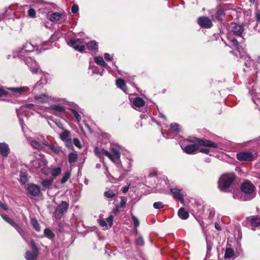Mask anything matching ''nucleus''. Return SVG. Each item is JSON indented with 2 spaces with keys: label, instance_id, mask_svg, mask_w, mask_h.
Listing matches in <instances>:
<instances>
[{
  "label": "nucleus",
  "instance_id": "nucleus-4",
  "mask_svg": "<svg viewBox=\"0 0 260 260\" xmlns=\"http://www.w3.org/2000/svg\"><path fill=\"white\" fill-rule=\"evenodd\" d=\"M69 207V204L65 201H62L56 208L54 215L56 219H60L62 213L66 212Z\"/></svg>",
  "mask_w": 260,
  "mask_h": 260
},
{
  "label": "nucleus",
  "instance_id": "nucleus-5",
  "mask_svg": "<svg viewBox=\"0 0 260 260\" xmlns=\"http://www.w3.org/2000/svg\"><path fill=\"white\" fill-rule=\"evenodd\" d=\"M68 44L80 52H82L85 49V46L83 45L82 41L81 39H71L68 42Z\"/></svg>",
  "mask_w": 260,
  "mask_h": 260
},
{
  "label": "nucleus",
  "instance_id": "nucleus-20",
  "mask_svg": "<svg viewBox=\"0 0 260 260\" xmlns=\"http://www.w3.org/2000/svg\"><path fill=\"white\" fill-rule=\"evenodd\" d=\"M170 191L172 193L174 198L178 199L180 201V202H183L184 198L183 194L182 193V189L175 187L171 188Z\"/></svg>",
  "mask_w": 260,
  "mask_h": 260
},
{
  "label": "nucleus",
  "instance_id": "nucleus-17",
  "mask_svg": "<svg viewBox=\"0 0 260 260\" xmlns=\"http://www.w3.org/2000/svg\"><path fill=\"white\" fill-rule=\"evenodd\" d=\"M113 216L112 215L109 216L106 218V220L104 219H98V222L102 227H105V229H108V224L110 228L113 225Z\"/></svg>",
  "mask_w": 260,
  "mask_h": 260
},
{
  "label": "nucleus",
  "instance_id": "nucleus-23",
  "mask_svg": "<svg viewBox=\"0 0 260 260\" xmlns=\"http://www.w3.org/2000/svg\"><path fill=\"white\" fill-rule=\"evenodd\" d=\"M111 151L113 153V159H110L112 161L114 162H118L120 157V149L117 147H113L111 148Z\"/></svg>",
  "mask_w": 260,
  "mask_h": 260
},
{
  "label": "nucleus",
  "instance_id": "nucleus-56",
  "mask_svg": "<svg viewBox=\"0 0 260 260\" xmlns=\"http://www.w3.org/2000/svg\"><path fill=\"white\" fill-rule=\"evenodd\" d=\"M73 143H74V144L78 147H81V144H80V141L77 139V138H74L73 139Z\"/></svg>",
  "mask_w": 260,
  "mask_h": 260
},
{
  "label": "nucleus",
  "instance_id": "nucleus-15",
  "mask_svg": "<svg viewBox=\"0 0 260 260\" xmlns=\"http://www.w3.org/2000/svg\"><path fill=\"white\" fill-rule=\"evenodd\" d=\"M27 190L30 195L34 197L37 196L41 191L40 187L34 183H30L28 184Z\"/></svg>",
  "mask_w": 260,
  "mask_h": 260
},
{
  "label": "nucleus",
  "instance_id": "nucleus-52",
  "mask_svg": "<svg viewBox=\"0 0 260 260\" xmlns=\"http://www.w3.org/2000/svg\"><path fill=\"white\" fill-rule=\"evenodd\" d=\"M136 243L138 246H143L144 244L143 239L141 237H140L136 239Z\"/></svg>",
  "mask_w": 260,
  "mask_h": 260
},
{
  "label": "nucleus",
  "instance_id": "nucleus-9",
  "mask_svg": "<svg viewBox=\"0 0 260 260\" xmlns=\"http://www.w3.org/2000/svg\"><path fill=\"white\" fill-rule=\"evenodd\" d=\"M245 223L247 225H251L252 230L254 231L255 228L260 225V218L254 216H249L246 218Z\"/></svg>",
  "mask_w": 260,
  "mask_h": 260
},
{
  "label": "nucleus",
  "instance_id": "nucleus-62",
  "mask_svg": "<svg viewBox=\"0 0 260 260\" xmlns=\"http://www.w3.org/2000/svg\"><path fill=\"white\" fill-rule=\"evenodd\" d=\"M0 207L3 209L4 210H7V207L6 205L0 202Z\"/></svg>",
  "mask_w": 260,
  "mask_h": 260
},
{
  "label": "nucleus",
  "instance_id": "nucleus-59",
  "mask_svg": "<svg viewBox=\"0 0 260 260\" xmlns=\"http://www.w3.org/2000/svg\"><path fill=\"white\" fill-rule=\"evenodd\" d=\"M200 152L208 154L210 152V150L208 148H201Z\"/></svg>",
  "mask_w": 260,
  "mask_h": 260
},
{
  "label": "nucleus",
  "instance_id": "nucleus-21",
  "mask_svg": "<svg viewBox=\"0 0 260 260\" xmlns=\"http://www.w3.org/2000/svg\"><path fill=\"white\" fill-rule=\"evenodd\" d=\"M144 100L139 97L135 98L133 101V107L135 109L140 110L139 109L145 105Z\"/></svg>",
  "mask_w": 260,
  "mask_h": 260
},
{
  "label": "nucleus",
  "instance_id": "nucleus-30",
  "mask_svg": "<svg viewBox=\"0 0 260 260\" xmlns=\"http://www.w3.org/2000/svg\"><path fill=\"white\" fill-rule=\"evenodd\" d=\"M87 48L96 52L98 51V43L95 41H91L87 44Z\"/></svg>",
  "mask_w": 260,
  "mask_h": 260
},
{
  "label": "nucleus",
  "instance_id": "nucleus-60",
  "mask_svg": "<svg viewBox=\"0 0 260 260\" xmlns=\"http://www.w3.org/2000/svg\"><path fill=\"white\" fill-rule=\"evenodd\" d=\"M34 106V105L32 104H27L22 106V107L30 109L32 107Z\"/></svg>",
  "mask_w": 260,
  "mask_h": 260
},
{
  "label": "nucleus",
  "instance_id": "nucleus-53",
  "mask_svg": "<svg viewBox=\"0 0 260 260\" xmlns=\"http://www.w3.org/2000/svg\"><path fill=\"white\" fill-rule=\"evenodd\" d=\"M72 111L74 116L76 118L78 121H79L81 120V116L80 114L75 110H72Z\"/></svg>",
  "mask_w": 260,
  "mask_h": 260
},
{
  "label": "nucleus",
  "instance_id": "nucleus-40",
  "mask_svg": "<svg viewBox=\"0 0 260 260\" xmlns=\"http://www.w3.org/2000/svg\"><path fill=\"white\" fill-rule=\"evenodd\" d=\"M77 155L75 153H70L69 155V162L70 164H73L77 161Z\"/></svg>",
  "mask_w": 260,
  "mask_h": 260
},
{
  "label": "nucleus",
  "instance_id": "nucleus-19",
  "mask_svg": "<svg viewBox=\"0 0 260 260\" xmlns=\"http://www.w3.org/2000/svg\"><path fill=\"white\" fill-rule=\"evenodd\" d=\"M34 99L36 103L38 104L46 103L50 101L51 96H49L46 94H41L36 95L34 97Z\"/></svg>",
  "mask_w": 260,
  "mask_h": 260
},
{
  "label": "nucleus",
  "instance_id": "nucleus-32",
  "mask_svg": "<svg viewBox=\"0 0 260 260\" xmlns=\"http://www.w3.org/2000/svg\"><path fill=\"white\" fill-rule=\"evenodd\" d=\"M20 182L25 184L28 181L27 174L26 172L21 171L20 173Z\"/></svg>",
  "mask_w": 260,
  "mask_h": 260
},
{
  "label": "nucleus",
  "instance_id": "nucleus-48",
  "mask_svg": "<svg viewBox=\"0 0 260 260\" xmlns=\"http://www.w3.org/2000/svg\"><path fill=\"white\" fill-rule=\"evenodd\" d=\"M28 16L30 18H35L36 12L34 9L29 8L27 11Z\"/></svg>",
  "mask_w": 260,
  "mask_h": 260
},
{
  "label": "nucleus",
  "instance_id": "nucleus-8",
  "mask_svg": "<svg viewBox=\"0 0 260 260\" xmlns=\"http://www.w3.org/2000/svg\"><path fill=\"white\" fill-rule=\"evenodd\" d=\"M31 145L37 149H45L46 145H47V142L44 140L43 138H38L37 140H33L30 142Z\"/></svg>",
  "mask_w": 260,
  "mask_h": 260
},
{
  "label": "nucleus",
  "instance_id": "nucleus-57",
  "mask_svg": "<svg viewBox=\"0 0 260 260\" xmlns=\"http://www.w3.org/2000/svg\"><path fill=\"white\" fill-rule=\"evenodd\" d=\"M1 216L3 218V219L4 220H5L7 222H8V223L11 221V220H12L11 218L9 217L6 215H2Z\"/></svg>",
  "mask_w": 260,
  "mask_h": 260
},
{
  "label": "nucleus",
  "instance_id": "nucleus-31",
  "mask_svg": "<svg viewBox=\"0 0 260 260\" xmlns=\"http://www.w3.org/2000/svg\"><path fill=\"white\" fill-rule=\"evenodd\" d=\"M38 254L33 252H31L29 251H27L25 253V257L27 260H36Z\"/></svg>",
  "mask_w": 260,
  "mask_h": 260
},
{
  "label": "nucleus",
  "instance_id": "nucleus-43",
  "mask_svg": "<svg viewBox=\"0 0 260 260\" xmlns=\"http://www.w3.org/2000/svg\"><path fill=\"white\" fill-rule=\"evenodd\" d=\"M223 15H224V12H223V10L220 9H218L216 11L215 16L214 17L213 15H211V17L213 18L219 19L220 18H221Z\"/></svg>",
  "mask_w": 260,
  "mask_h": 260
},
{
  "label": "nucleus",
  "instance_id": "nucleus-11",
  "mask_svg": "<svg viewBox=\"0 0 260 260\" xmlns=\"http://www.w3.org/2000/svg\"><path fill=\"white\" fill-rule=\"evenodd\" d=\"M255 17L256 19V22L254 23L253 21H250L249 23V26L260 33V11L257 10L255 13Z\"/></svg>",
  "mask_w": 260,
  "mask_h": 260
},
{
  "label": "nucleus",
  "instance_id": "nucleus-50",
  "mask_svg": "<svg viewBox=\"0 0 260 260\" xmlns=\"http://www.w3.org/2000/svg\"><path fill=\"white\" fill-rule=\"evenodd\" d=\"M153 207L156 209H159L164 207V204L161 202H157L153 203Z\"/></svg>",
  "mask_w": 260,
  "mask_h": 260
},
{
  "label": "nucleus",
  "instance_id": "nucleus-13",
  "mask_svg": "<svg viewBox=\"0 0 260 260\" xmlns=\"http://www.w3.org/2000/svg\"><path fill=\"white\" fill-rule=\"evenodd\" d=\"M181 147L186 153L192 154L198 150L199 145L197 144H191L186 146L181 145Z\"/></svg>",
  "mask_w": 260,
  "mask_h": 260
},
{
  "label": "nucleus",
  "instance_id": "nucleus-33",
  "mask_svg": "<svg viewBox=\"0 0 260 260\" xmlns=\"http://www.w3.org/2000/svg\"><path fill=\"white\" fill-rule=\"evenodd\" d=\"M70 134V132L69 131L64 129L63 132L60 134L59 137L62 141L67 142L69 140Z\"/></svg>",
  "mask_w": 260,
  "mask_h": 260
},
{
  "label": "nucleus",
  "instance_id": "nucleus-42",
  "mask_svg": "<svg viewBox=\"0 0 260 260\" xmlns=\"http://www.w3.org/2000/svg\"><path fill=\"white\" fill-rule=\"evenodd\" d=\"M46 165V161L42 159H38L34 161V166L36 168L44 166Z\"/></svg>",
  "mask_w": 260,
  "mask_h": 260
},
{
  "label": "nucleus",
  "instance_id": "nucleus-16",
  "mask_svg": "<svg viewBox=\"0 0 260 260\" xmlns=\"http://www.w3.org/2000/svg\"><path fill=\"white\" fill-rule=\"evenodd\" d=\"M95 155L100 158H102L103 155L107 156L110 159H113L112 154L109 151L105 150L104 149L95 147L94 149Z\"/></svg>",
  "mask_w": 260,
  "mask_h": 260
},
{
  "label": "nucleus",
  "instance_id": "nucleus-38",
  "mask_svg": "<svg viewBox=\"0 0 260 260\" xmlns=\"http://www.w3.org/2000/svg\"><path fill=\"white\" fill-rule=\"evenodd\" d=\"M50 108L52 110H54L59 112H64L65 110V109L63 106H59L58 105H51Z\"/></svg>",
  "mask_w": 260,
  "mask_h": 260
},
{
  "label": "nucleus",
  "instance_id": "nucleus-49",
  "mask_svg": "<svg viewBox=\"0 0 260 260\" xmlns=\"http://www.w3.org/2000/svg\"><path fill=\"white\" fill-rule=\"evenodd\" d=\"M30 245L31 247L32 252L34 253L39 254L38 249L37 247L36 246L35 242L34 241L31 240L30 242Z\"/></svg>",
  "mask_w": 260,
  "mask_h": 260
},
{
  "label": "nucleus",
  "instance_id": "nucleus-6",
  "mask_svg": "<svg viewBox=\"0 0 260 260\" xmlns=\"http://www.w3.org/2000/svg\"><path fill=\"white\" fill-rule=\"evenodd\" d=\"M230 29L233 35L238 37H243L244 34V27L242 24L232 23L230 26Z\"/></svg>",
  "mask_w": 260,
  "mask_h": 260
},
{
  "label": "nucleus",
  "instance_id": "nucleus-25",
  "mask_svg": "<svg viewBox=\"0 0 260 260\" xmlns=\"http://www.w3.org/2000/svg\"><path fill=\"white\" fill-rule=\"evenodd\" d=\"M232 46L234 48H235L238 52L241 53V52L243 53H245L244 48L240 45L238 41L235 39H232L231 40Z\"/></svg>",
  "mask_w": 260,
  "mask_h": 260
},
{
  "label": "nucleus",
  "instance_id": "nucleus-36",
  "mask_svg": "<svg viewBox=\"0 0 260 260\" xmlns=\"http://www.w3.org/2000/svg\"><path fill=\"white\" fill-rule=\"evenodd\" d=\"M30 223L36 231H37L38 232L40 231V230H41L40 226L36 219H35V218L31 219Z\"/></svg>",
  "mask_w": 260,
  "mask_h": 260
},
{
  "label": "nucleus",
  "instance_id": "nucleus-64",
  "mask_svg": "<svg viewBox=\"0 0 260 260\" xmlns=\"http://www.w3.org/2000/svg\"><path fill=\"white\" fill-rule=\"evenodd\" d=\"M128 189H129V187L128 186H124V187H123L122 188V191L123 193H126L128 191Z\"/></svg>",
  "mask_w": 260,
  "mask_h": 260
},
{
  "label": "nucleus",
  "instance_id": "nucleus-3",
  "mask_svg": "<svg viewBox=\"0 0 260 260\" xmlns=\"http://www.w3.org/2000/svg\"><path fill=\"white\" fill-rule=\"evenodd\" d=\"M188 141L191 142H196L198 143V145L205 147L216 148L218 146V145L215 142L206 139H199L196 137H189L188 138Z\"/></svg>",
  "mask_w": 260,
  "mask_h": 260
},
{
  "label": "nucleus",
  "instance_id": "nucleus-22",
  "mask_svg": "<svg viewBox=\"0 0 260 260\" xmlns=\"http://www.w3.org/2000/svg\"><path fill=\"white\" fill-rule=\"evenodd\" d=\"M10 153V148L8 145L5 143H0V154L4 157L8 156Z\"/></svg>",
  "mask_w": 260,
  "mask_h": 260
},
{
  "label": "nucleus",
  "instance_id": "nucleus-14",
  "mask_svg": "<svg viewBox=\"0 0 260 260\" xmlns=\"http://www.w3.org/2000/svg\"><path fill=\"white\" fill-rule=\"evenodd\" d=\"M198 23L203 28H210L212 26V23L207 17L202 16L198 19Z\"/></svg>",
  "mask_w": 260,
  "mask_h": 260
},
{
  "label": "nucleus",
  "instance_id": "nucleus-46",
  "mask_svg": "<svg viewBox=\"0 0 260 260\" xmlns=\"http://www.w3.org/2000/svg\"><path fill=\"white\" fill-rule=\"evenodd\" d=\"M126 203V199L125 197L121 198V201L119 204L116 206L117 209L122 208L125 207Z\"/></svg>",
  "mask_w": 260,
  "mask_h": 260
},
{
  "label": "nucleus",
  "instance_id": "nucleus-39",
  "mask_svg": "<svg viewBox=\"0 0 260 260\" xmlns=\"http://www.w3.org/2000/svg\"><path fill=\"white\" fill-rule=\"evenodd\" d=\"M53 183V180L52 179H43L41 181V184L44 187H49Z\"/></svg>",
  "mask_w": 260,
  "mask_h": 260
},
{
  "label": "nucleus",
  "instance_id": "nucleus-45",
  "mask_svg": "<svg viewBox=\"0 0 260 260\" xmlns=\"http://www.w3.org/2000/svg\"><path fill=\"white\" fill-rule=\"evenodd\" d=\"M71 176V173L67 171L65 174H63L62 179L60 180V183L63 184L66 183Z\"/></svg>",
  "mask_w": 260,
  "mask_h": 260
},
{
  "label": "nucleus",
  "instance_id": "nucleus-34",
  "mask_svg": "<svg viewBox=\"0 0 260 260\" xmlns=\"http://www.w3.org/2000/svg\"><path fill=\"white\" fill-rule=\"evenodd\" d=\"M61 16L62 15L59 12H54L50 15L49 20L51 21H58L61 18Z\"/></svg>",
  "mask_w": 260,
  "mask_h": 260
},
{
  "label": "nucleus",
  "instance_id": "nucleus-10",
  "mask_svg": "<svg viewBox=\"0 0 260 260\" xmlns=\"http://www.w3.org/2000/svg\"><path fill=\"white\" fill-rule=\"evenodd\" d=\"M8 90L11 91L14 95L20 96L29 91V89L27 86H20L16 87H9Z\"/></svg>",
  "mask_w": 260,
  "mask_h": 260
},
{
  "label": "nucleus",
  "instance_id": "nucleus-26",
  "mask_svg": "<svg viewBox=\"0 0 260 260\" xmlns=\"http://www.w3.org/2000/svg\"><path fill=\"white\" fill-rule=\"evenodd\" d=\"M95 62L102 67H105L108 70H110V67L108 66L107 63L104 60V59L101 56H97L94 58Z\"/></svg>",
  "mask_w": 260,
  "mask_h": 260
},
{
  "label": "nucleus",
  "instance_id": "nucleus-55",
  "mask_svg": "<svg viewBox=\"0 0 260 260\" xmlns=\"http://www.w3.org/2000/svg\"><path fill=\"white\" fill-rule=\"evenodd\" d=\"M53 121L54 122V123H55V124L58 128L62 129H64L63 124L59 120L56 119V120H54Z\"/></svg>",
  "mask_w": 260,
  "mask_h": 260
},
{
  "label": "nucleus",
  "instance_id": "nucleus-47",
  "mask_svg": "<svg viewBox=\"0 0 260 260\" xmlns=\"http://www.w3.org/2000/svg\"><path fill=\"white\" fill-rule=\"evenodd\" d=\"M170 126L172 129L176 133H178L180 131L179 125L176 123H172Z\"/></svg>",
  "mask_w": 260,
  "mask_h": 260
},
{
  "label": "nucleus",
  "instance_id": "nucleus-35",
  "mask_svg": "<svg viewBox=\"0 0 260 260\" xmlns=\"http://www.w3.org/2000/svg\"><path fill=\"white\" fill-rule=\"evenodd\" d=\"M125 162L126 163V165H122V167L125 171H128L132 166V160L131 159L126 158L125 159Z\"/></svg>",
  "mask_w": 260,
  "mask_h": 260
},
{
  "label": "nucleus",
  "instance_id": "nucleus-27",
  "mask_svg": "<svg viewBox=\"0 0 260 260\" xmlns=\"http://www.w3.org/2000/svg\"><path fill=\"white\" fill-rule=\"evenodd\" d=\"M117 86L120 88L124 92H126L127 87L124 80L122 79L119 78L116 82Z\"/></svg>",
  "mask_w": 260,
  "mask_h": 260
},
{
  "label": "nucleus",
  "instance_id": "nucleus-63",
  "mask_svg": "<svg viewBox=\"0 0 260 260\" xmlns=\"http://www.w3.org/2000/svg\"><path fill=\"white\" fill-rule=\"evenodd\" d=\"M46 82H47V81H46V79H45L44 81H43V79H41L40 80V81L37 83L36 86L41 84H43V83L46 84Z\"/></svg>",
  "mask_w": 260,
  "mask_h": 260
},
{
  "label": "nucleus",
  "instance_id": "nucleus-61",
  "mask_svg": "<svg viewBox=\"0 0 260 260\" xmlns=\"http://www.w3.org/2000/svg\"><path fill=\"white\" fill-rule=\"evenodd\" d=\"M7 93V92L6 91L0 88V97L2 96L3 95H6Z\"/></svg>",
  "mask_w": 260,
  "mask_h": 260
},
{
  "label": "nucleus",
  "instance_id": "nucleus-2",
  "mask_svg": "<svg viewBox=\"0 0 260 260\" xmlns=\"http://www.w3.org/2000/svg\"><path fill=\"white\" fill-rule=\"evenodd\" d=\"M46 49V48H44L43 50H45ZM34 50H36L38 53H40L42 51V48L39 49L38 45L32 44L30 42H27L25 44L21 50L20 51L18 54V57L22 58L25 61L26 57L24 55V53L25 52H30Z\"/></svg>",
  "mask_w": 260,
  "mask_h": 260
},
{
  "label": "nucleus",
  "instance_id": "nucleus-28",
  "mask_svg": "<svg viewBox=\"0 0 260 260\" xmlns=\"http://www.w3.org/2000/svg\"><path fill=\"white\" fill-rule=\"evenodd\" d=\"M179 217L183 220L187 219L189 217L188 212L183 208H180L178 212Z\"/></svg>",
  "mask_w": 260,
  "mask_h": 260
},
{
  "label": "nucleus",
  "instance_id": "nucleus-58",
  "mask_svg": "<svg viewBox=\"0 0 260 260\" xmlns=\"http://www.w3.org/2000/svg\"><path fill=\"white\" fill-rule=\"evenodd\" d=\"M104 55L105 59L107 60H112L113 59V57L108 53H105Z\"/></svg>",
  "mask_w": 260,
  "mask_h": 260
},
{
  "label": "nucleus",
  "instance_id": "nucleus-1",
  "mask_svg": "<svg viewBox=\"0 0 260 260\" xmlns=\"http://www.w3.org/2000/svg\"><path fill=\"white\" fill-rule=\"evenodd\" d=\"M235 179V175L233 173L222 175L218 182V187L220 190L225 191L230 187Z\"/></svg>",
  "mask_w": 260,
  "mask_h": 260
},
{
  "label": "nucleus",
  "instance_id": "nucleus-29",
  "mask_svg": "<svg viewBox=\"0 0 260 260\" xmlns=\"http://www.w3.org/2000/svg\"><path fill=\"white\" fill-rule=\"evenodd\" d=\"M235 256V251L234 250L231 248H228L226 249L224 258L225 259L227 258H234Z\"/></svg>",
  "mask_w": 260,
  "mask_h": 260
},
{
  "label": "nucleus",
  "instance_id": "nucleus-18",
  "mask_svg": "<svg viewBox=\"0 0 260 260\" xmlns=\"http://www.w3.org/2000/svg\"><path fill=\"white\" fill-rule=\"evenodd\" d=\"M46 151L50 150L52 152L55 154H59L61 152V149L56 143L49 144L47 142V145H46V148L45 149Z\"/></svg>",
  "mask_w": 260,
  "mask_h": 260
},
{
  "label": "nucleus",
  "instance_id": "nucleus-24",
  "mask_svg": "<svg viewBox=\"0 0 260 260\" xmlns=\"http://www.w3.org/2000/svg\"><path fill=\"white\" fill-rule=\"evenodd\" d=\"M9 223L16 230L23 239H25V232L17 223L13 220H11Z\"/></svg>",
  "mask_w": 260,
  "mask_h": 260
},
{
  "label": "nucleus",
  "instance_id": "nucleus-51",
  "mask_svg": "<svg viewBox=\"0 0 260 260\" xmlns=\"http://www.w3.org/2000/svg\"><path fill=\"white\" fill-rule=\"evenodd\" d=\"M132 219L133 221L134 224L135 226L137 228L139 226L140 222L139 220L135 216L133 215L132 217Z\"/></svg>",
  "mask_w": 260,
  "mask_h": 260
},
{
  "label": "nucleus",
  "instance_id": "nucleus-37",
  "mask_svg": "<svg viewBox=\"0 0 260 260\" xmlns=\"http://www.w3.org/2000/svg\"><path fill=\"white\" fill-rule=\"evenodd\" d=\"M45 236L50 239L54 238L55 235L52 231L48 228H46L44 231Z\"/></svg>",
  "mask_w": 260,
  "mask_h": 260
},
{
  "label": "nucleus",
  "instance_id": "nucleus-12",
  "mask_svg": "<svg viewBox=\"0 0 260 260\" xmlns=\"http://www.w3.org/2000/svg\"><path fill=\"white\" fill-rule=\"evenodd\" d=\"M237 158L240 161H251L254 159V156L252 153L244 151L237 153Z\"/></svg>",
  "mask_w": 260,
  "mask_h": 260
},
{
  "label": "nucleus",
  "instance_id": "nucleus-41",
  "mask_svg": "<svg viewBox=\"0 0 260 260\" xmlns=\"http://www.w3.org/2000/svg\"><path fill=\"white\" fill-rule=\"evenodd\" d=\"M61 172V169L60 167H56L51 170V175L54 177L59 176Z\"/></svg>",
  "mask_w": 260,
  "mask_h": 260
},
{
  "label": "nucleus",
  "instance_id": "nucleus-7",
  "mask_svg": "<svg viewBox=\"0 0 260 260\" xmlns=\"http://www.w3.org/2000/svg\"><path fill=\"white\" fill-rule=\"evenodd\" d=\"M254 185L250 182H245L242 184L241 186L242 191L246 194H251L248 200H251L254 198V196L252 193L254 191Z\"/></svg>",
  "mask_w": 260,
  "mask_h": 260
},
{
  "label": "nucleus",
  "instance_id": "nucleus-44",
  "mask_svg": "<svg viewBox=\"0 0 260 260\" xmlns=\"http://www.w3.org/2000/svg\"><path fill=\"white\" fill-rule=\"evenodd\" d=\"M117 194L116 191H114L112 190H110L105 191L104 193L105 196L107 198H112Z\"/></svg>",
  "mask_w": 260,
  "mask_h": 260
},
{
  "label": "nucleus",
  "instance_id": "nucleus-54",
  "mask_svg": "<svg viewBox=\"0 0 260 260\" xmlns=\"http://www.w3.org/2000/svg\"><path fill=\"white\" fill-rule=\"evenodd\" d=\"M71 11L74 14L77 13L79 11L78 6L76 4L73 5V6L72 7Z\"/></svg>",
  "mask_w": 260,
  "mask_h": 260
}]
</instances>
